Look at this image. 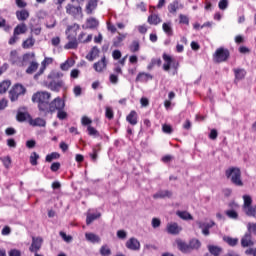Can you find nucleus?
Masks as SVG:
<instances>
[{"label": "nucleus", "mask_w": 256, "mask_h": 256, "mask_svg": "<svg viewBox=\"0 0 256 256\" xmlns=\"http://www.w3.org/2000/svg\"><path fill=\"white\" fill-rule=\"evenodd\" d=\"M51 93L46 91H40L32 95V102L38 105L39 114H43L48 111H54L61 106L63 100L62 98H54L51 101Z\"/></svg>", "instance_id": "nucleus-1"}, {"label": "nucleus", "mask_w": 256, "mask_h": 256, "mask_svg": "<svg viewBox=\"0 0 256 256\" xmlns=\"http://www.w3.org/2000/svg\"><path fill=\"white\" fill-rule=\"evenodd\" d=\"M35 58V52H28L23 54L22 57L19 56V52L17 50H11L9 55V62L11 65L17 66L19 68H23L25 66V61H29L30 59Z\"/></svg>", "instance_id": "nucleus-2"}, {"label": "nucleus", "mask_w": 256, "mask_h": 256, "mask_svg": "<svg viewBox=\"0 0 256 256\" xmlns=\"http://www.w3.org/2000/svg\"><path fill=\"white\" fill-rule=\"evenodd\" d=\"M162 60L164 61V65H162V69L165 72H169L172 69V76L177 75L180 63L174 57H171L167 53L162 54Z\"/></svg>", "instance_id": "nucleus-3"}, {"label": "nucleus", "mask_w": 256, "mask_h": 256, "mask_svg": "<svg viewBox=\"0 0 256 256\" xmlns=\"http://www.w3.org/2000/svg\"><path fill=\"white\" fill-rule=\"evenodd\" d=\"M226 179H230L234 186L242 187L243 181L241 178V170L239 167H230L225 171Z\"/></svg>", "instance_id": "nucleus-4"}, {"label": "nucleus", "mask_w": 256, "mask_h": 256, "mask_svg": "<svg viewBox=\"0 0 256 256\" xmlns=\"http://www.w3.org/2000/svg\"><path fill=\"white\" fill-rule=\"evenodd\" d=\"M26 93V88L23 84H14L9 92V98L11 102L18 101L20 96H24Z\"/></svg>", "instance_id": "nucleus-5"}, {"label": "nucleus", "mask_w": 256, "mask_h": 256, "mask_svg": "<svg viewBox=\"0 0 256 256\" xmlns=\"http://www.w3.org/2000/svg\"><path fill=\"white\" fill-rule=\"evenodd\" d=\"M230 58V51L227 48H217L213 55L214 62L217 64L224 63Z\"/></svg>", "instance_id": "nucleus-6"}, {"label": "nucleus", "mask_w": 256, "mask_h": 256, "mask_svg": "<svg viewBox=\"0 0 256 256\" xmlns=\"http://www.w3.org/2000/svg\"><path fill=\"white\" fill-rule=\"evenodd\" d=\"M27 32V25L25 23H21L16 25L14 28V33L12 34L11 38L9 39V45L13 46L19 40V35L25 34Z\"/></svg>", "instance_id": "nucleus-7"}, {"label": "nucleus", "mask_w": 256, "mask_h": 256, "mask_svg": "<svg viewBox=\"0 0 256 256\" xmlns=\"http://www.w3.org/2000/svg\"><path fill=\"white\" fill-rule=\"evenodd\" d=\"M65 109V102L62 101L61 102V105L57 108H55L54 110L52 111H45L43 114H40L42 115L43 117H47L48 115H53L54 113L58 112V114L56 115V117L59 119V120H64V119H67L68 118V113L64 111Z\"/></svg>", "instance_id": "nucleus-8"}, {"label": "nucleus", "mask_w": 256, "mask_h": 256, "mask_svg": "<svg viewBox=\"0 0 256 256\" xmlns=\"http://www.w3.org/2000/svg\"><path fill=\"white\" fill-rule=\"evenodd\" d=\"M66 14L73 17V19H77L82 17V8L80 5L75 6L71 3L66 5Z\"/></svg>", "instance_id": "nucleus-9"}, {"label": "nucleus", "mask_w": 256, "mask_h": 256, "mask_svg": "<svg viewBox=\"0 0 256 256\" xmlns=\"http://www.w3.org/2000/svg\"><path fill=\"white\" fill-rule=\"evenodd\" d=\"M52 64H53V58L45 57L44 60L42 61V66H40L38 72L36 73V75H34V79L36 80L39 79V77L45 73L47 66Z\"/></svg>", "instance_id": "nucleus-10"}, {"label": "nucleus", "mask_w": 256, "mask_h": 256, "mask_svg": "<svg viewBox=\"0 0 256 256\" xmlns=\"http://www.w3.org/2000/svg\"><path fill=\"white\" fill-rule=\"evenodd\" d=\"M80 30V25H69L66 30L67 39H77V32Z\"/></svg>", "instance_id": "nucleus-11"}, {"label": "nucleus", "mask_w": 256, "mask_h": 256, "mask_svg": "<svg viewBox=\"0 0 256 256\" xmlns=\"http://www.w3.org/2000/svg\"><path fill=\"white\" fill-rule=\"evenodd\" d=\"M43 239L42 237H32V244L30 246V251L32 253H37L42 247Z\"/></svg>", "instance_id": "nucleus-12"}, {"label": "nucleus", "mask_w": 256, "mask_h": 256, "mask_svg": "<svg viewBox=\"0 0 256 256\" xmlns=\"http://www.w3.org/2000/svg\"><path fill=\"white\" fill-rule=\"evenodd\" d=\"M240 245H242V247H244V248L253 247L254 241L252 240L251 232H247L244 234V236L240 240Z\"/></svg>", "instance_id": "nucleus-13"}, {"label": "nucleus", "mask_w": 256, "mask_h": 256, "mask_svg": "<svg viewBox=\"0 0 256 256\" xmlns=\"http://www.w3.org/2000/svg\"><path fill=\"white\" fill-rule=\"evenodd\" d=\"M126 248L131 251H139L141 248L140 241L136 238H131L126 242Z\"/></svg>", "instance_id": "nucleus-14"}, {"label": "nucleus", "mask_w": 256, "mask_h": 256, "mask_svg": "<svg viewBox=\"0 0 256 256\" xmlns=\"http://www.w3.org/2000/svg\"><path fill=\"white\" fill-rule=\"evenodd\" d=\"M63 85H64L63 80H59V81H50V82L47 84V87H48L51 91L58 93V92L62 89Z\"/></svg>", "instance_id": "nucleus-15"}, {"label": "nucleus", "mask_w": 256, "mask_h": 256, "mask_svg": "<svg viewBox=\"0 0 256 256\" xmlns=\"http://www.w3.org/2000/svg\"><path fill=\"white\" fill-rule=\"evenodd\" d=\"M93 68L96 72L101 73L104 69L107 68V58L104 56L99 62H95Z\"/></svg>", "instance_id": "nucleus-16"}, {"label": "nucleus", "mask_w": 256, "mask_h": 256, "mask_svg": "<svg viewBox=\"0 0 256 256\" xmlns=\"http://www.w3.org/2000/svg\"><path fill=\"white\" fill-rule=\"evenodd\" d=\"M152 79H153V76L151 74L146 72H139L136 77V83H147Z\"/></svg>", "instance_id": "nucleus-17"}, {"label": "nucleus", "mask_w": 256, "mask_h": 256, "mask_svg": "<svg viewBox=\"0 0 256 256\" xmlns=\"http://www.w3.org/2000/svg\"><path fill=\"white\" fill-rule=\"evenodd\" d=\"M126 121L128 124H131L132 126H135L139 123V116L137 115V112L132 110L130 114L127 115Z\"/></svg>", "instance_id": "nucleus-18"}, {"label": "nucleus", "mask_w": 256, "mask_h": 256, "mask_svg": "<svg viewBox=\"0 0 256 256\" xmlns=\"http://www.w3.org/2000/svg\"><path fill=\"white\" fill-rule=\"evenodd\" d=\"M181 231V227L176 223L167 224V233L177 235Z\"/></svg>", "instance_id": "nucleus-19"}, {"label": "nucleus", "mask_w": 256, "mask_h": 256, "mask_svg": "<svg viewBox=\"0 0 256 256\" xmlns=\"http://www.w3.org/2000/svg\"><path fill=\"white\" fill-rule=\"evenodd\" d=\"M29 17H30V13L26 9L16 11V19L21 22L26 21L27 19H29Z\"/></svg>", "instance_id": "nucleus-20"}, {"label": "nucleus", "mask_w": 256, "mask_h": 256, "mask_svg": "<svg viewBox=\"0 0 256 256\" xmlns=\"http://www.w3.org/2000/svg\"><path fill=\"white\" fill-rule=\"evenodd\" d=\"M97 6H98V0H88V4L86 5L87 15H91L93 11L96 10Z\"/></svg>", "instance_id": "nucleus-21"}, {"label": "nucleus", "mask_w": 256, "mask_h": 256, "mask_svg": "<svg viewBox=\"0 0 256 256\" xmlns=\"http://www.w3.org/2000/svg\"><path fill=\"white\" fill-rule=\"evenodd\" d=\"M176 244H177L178 250H180L181 252H183V253L191 252V248H190L189 244L185 243L184 241L176 240Z\"/></svg>", "instance_id": "nucleus-22"}, {"label": "nucleus", "mask_w": 256, "mask_h": 256, "mask_svg": "<svg viewBox=\"0 0 256 256\" xmlns=\"http://www.w3.org/2000/svg\"><path fill=\"white\" fill-rule=\"evenodd\" d=\"M99 56V49L97 48V46L93 47L92 49H90L89 53L86 56V59L89 62L95 61V59Z\"/></svg>", "instance_id": "nucleus-23"}, {"label": "nucleus", "mask_w": 256, "mask_h": 256, "mask_svg": "<svg viewBox=\"0 0 256 256\" xmlns=\"http://www.w3.org/2000/svg\"><path fill=\"white\" fill-rule=\"evenodd\" d=\"M233 72H234V78L236 79V81H241L242 79H245L247 74L245 69H240V68L234 69Z\"/></svg>", "instance_id": "nucleus-24"}, {"label": "nucleus", "mask_w": 256, "mask_h": 256, "mask_svg": "<svg viewBox=\"0 0 256 256\" xmlns=\"http://www.w3.org/2000/svg\"><path fill=\"white\" fill-rule=\"evenodd\" d=\"M69 42L65 44L64 49L66 50H75L77 47H79V41L77 39H67Z\"/></svg>", "instance_id": "nucleus-25"}, {"label": "nucleus", "mask_w": 256, "mask_h": 256, "mask_svg": "<svg viewBox=\"0 0 256 256\" xmlns=\"http://www.w3.org/2000/svg\"><path fill=\"white\" fill-rule=\"evenodd\" d=\"M35 39L33 36L27 38L25 41L22 42V48L25 50H28L30 48H33L35 46Z\"/></svg>", "instance_id": "nucleus-26"}, {"label": "nucleus", "mask_w": 256, "mask_h": 256, "mask_svg": "<svg viewBox=\"0 0 256 256\" xmlns=\"http://www.w3.org/2000/svg\"><path fill=\"white\" fill-rule=\"evenodd\" d=\"M171 196H173V193L170 192L169 190H161L158 193L153 195L154 199H163V198H170Z\"/></svg>", "instance_id": "nucleus-27"}, {"label": "nucleus", "mask_w": 256, "mask_h": 256, "mask_svg": "<svg viewBox=\"0 0 256 256\" xmlns=\"http://www.w3.org/2000/svg\"><path fill=\"white\" fill-rule=\"evenodd\" d=\"M245 215H247L248 217H256V205L254 206H248V207H242Z\"/></svg>", "instance_id": "nucleus-28"}, {"label": "nucleus", "mask_w": 256, "mask_h": 256, "mask_svg": "<svg viewBox=\"0 0 256 256\" xmlns=\"http://www.w3.org/2000/svg\"><path fill=\"white\" fill-rule=\"evenodd\" d=\"M208 249L212 256H220L223 253V248L219 246L209 245Z\"/></svg>", "instance_id": "nucleus-29"}, {"label": "nucleus", "mask_w": 256, "mask_h": 256, "mask_svg": "<svg viewBox=\"0 0 256 256\" xmlns=\"http://www.w3.org/2000/svg\"><path fill=\"white\" fill-rule=\"evenodd\" d=\"M86 240L90 243H101V238L97 234L93 233H86L85 234Z\"/></svg>", "instance_id": "nucleus-30"}, {"label": "nucleus", "mask_w": 256, "mask_h": 256, "mask_svg": "<svg viewBox=\"0 0 256 256\" xmlns=\"http://www.w3.org/2000/svg\"><path fill=\"white\" fill-rule=\"evenodd\" d=\"M85 36H86V33L81 32V34L78 35V38L76 40L82 44L90 43L92 41L93 35L88 34L87 38L84 39Z\"/></svg>", "instance_id": "nucleus-31"}, {"label": "nucleus", "mask_w": 256, "mask_h": 256, "mask_svg": "<svg viewBox=\"0 0 256 256\" xmlns=\"http://www.w3.org/2000/svg\"><path fill=\"white\" fill-rule=\"evenodd\" d=\"M148 24L157 26L158 24L162 23V19L157 14H152L148 16Z\"/></svg>", "instance_id": "nucleus-32"}, {"label": "nucleus", "mask_w": 256, "mask_h": 256, "mask_svg": "<svg viewBox=\"0 0 256 256\" xmlns=\"http://www.w3.org/2000/svg\"><path fill=\"white\" fill-rule=\"evenodd\" d=\"M180 9L179 1L175 0L167 6V10H169L170 14H176V12Z\"/></svg>", "instance_id": "nucleus-33"}, {"label": "nucleus", "mask_w": 256, "mask_h": 256, "mask_svg": "<svg viewBox=\"0 0 256 256\" xmlns=\"http://www.w3.org/2000/svg\"><path fill=\"white\" fill-rule=\"evenodd\" d=\"M223 242L227 243L230 247H236L239 244V239L230 236H223Z\"/></svg>", "instance_id": "nucleus-34"}, {"label": "nucleus", "mask_w": 256, "mask_h": 256, "mask_svg": "<svg viewBox=\"0 0 256 256\" xmlns=\"http://www.w3.org/2000/svg\"><path fill=\"white\" fill-rule=\"evenodd\" d=\"M101 217V213H92L88 214L86 218V225H91L93 221L99 219Z\"/></svg>", "instance_id": "nucleus-35"}, {"label": "nucleus", "mask_w": 256, "mask_h": 256, "mask_svg": "<svg viewBox=\"0 0 256 256\" xmlns=\"http://www.w3.org/2000/svg\"><path fill=\"white\" fill-rule=\"evenodd\" d=\"M10 85H12V83L9 80L2 81L0 83V94L7 93Z\"/></svg>", "instance_id": "nucleus-36"}, {"label": "nucleus", "mask_w": 256, "mask_h": 256, "mask_svg": "<svg viewBox=\"0 0 256 256\" xmlns=\"http://www.w3.org/2000/svg\"><path fill=\"white\" fill-rule=\"evenodd\" d=\"M162 30L166 33L167 36L171 37L174 35L173 28L171 27V23L162 24Z\"/></svg>", "instance_id": "nucleus-37"}, {"label": "nucleus", "mask_w": 256, "mask_h": 256, "mask_svg": "<svg viewBox=\"0 0 256 256\" xmlns=\"http://www.w3.org/2000/svg\"><path fill=\"white\" fill-rule=\"evenodd\" d=\"M162 65V59L160 58H153L152 61L147 66L148 70H152L155 66L160 67Z\"/></svg>", "instance_id": "nucleus-38"}, {"label": "nucleus", "mask_w": 256, "mask_h": 256, "mask_svg": "<svg viewBox=\"0 0 256 256\" xmlns=\"http://www.w3.org/2000/svg\"><path fill=\"white\" fill-rule=\"evenodd\" d=\"M99 253L102 256H111L112 250L109 248L107 244H104L102 247H100Z\"/></svg>", "instance_id": "nucleus-39"}, {"label": "nucleus", "mask_w": 256, "mask_h": 256, "mask_svg": "<svg viewBox=\"0 0 256 256\" xmlns=\"http://www.w3.org/2000/svg\"><path fill=\"white\" fill-rule=\"evenodd\" d=\"M31 125L34 127H46V121L43 118H36L31 121Z\"/></svg>", "instance_id": "nucleus-40"}, {"label": "nucleus", "mask_w": 256, "mask_h": 256, "mask_svg": "<svg viewBox=\"0 0 256 256\" xmlns=\"http://www.w3.org/2000/svg\"><path fill=\"white\" fill-rule=\"evenodd\" d=\"M39 69V63L31 62L30 66L26 69V74H34Z\"/></svg>", "instance_id": "nucleus-41"}, {"label": "nucleus", "mask_w": 256, "mask_h": 256, "mask_svg": "<svg viewBox=\"0 0 256 256\" xmlns=\"http://www.w3.org/2000/svg\"><path fill=\"white\" fill-rule=\"evenodd\" d=\"M197 225L199 229H212L215 226V222L210 221L209 223H204V222L198 221Z\"/></svg>", "instance_id": "nucleus-42"}, {"label": "nucleus", "mask_w": 256, "mask_h": 256, "mask_svg": "<svg viewBox=\"0 0 256 256\" xmlns=\"http://www.w3.org/2000/svg\"><path fill=\"white\" fill-rule=\"evenodd\" d=\"M189 247L192 250H198L201 248V241L197 240V239H193L189 241Z\"/></svg>", "instance_id": "nucleus-43"}, {"label": "nucleus", "mask_w": 256, "mask_h": 256, "mask_svg": "<svg viewBox=\"0 0 256 256\" xmlns=\"http://www.w3.org/2000/svg\"><path fill=\"white\" fill-rule=\"evenodd\" d=\"M125 35H119L117 36L114 41H112V46L118 48V47H121V44L123 43L124 39H125Z\"/></svg>", "instance_id": "nucleus-44"}, {"label": "nucleus", "mask_w": 256, "mask_h": 256, "mask_svg": "<svg viewBox=\"0 0 256 256\" xmlns=\"http://www.w3.org/2000/svg\"><path fill=\"white\" fill-rule=\"evenodd\" d=\"M176 215L180 218H182L183 220H192L193 217L189 212L186 211H178L176 212Z\"/></svg>", "instance_id": "nucleus-45"}, {"label": "nucleus", "mask_w": 256, "mask_h": 256, "mask_svg": "<svg viewBox=\"0 0 256 256\" xmlns=\"http://www.w3.org/2000/svg\"><path fill=\"white\" fill-rule=\"evenodd\" d=\"M27 116H29V113L19 111V112H17L16 120H17V122L23 123L26 121Z\"/></svg>", "instance_id": "nucleus-46"}, {"label": "nucleus", "mask_w": 256, "mask_h": 256, "mask_svg": "<svg viewBox=\"0 0 256 256\" xmlns=\"http://www.w3.org/2000/svg\"><path fill=\"white\" fill-rule=\"evenodd\" d=\"M60 158V154L58 152H52L45 157V161L51 163L53 160H57Z\"/></svg>", "instance_id": "nucleus-47"}, {"label": "nucleus", "mask_w": 256, "mask_h": 256, "mask_svg": "<svg viewBox=\"0 0 256 256\" xmlns=\"http://www.w3.org/2000/svg\"><path fill=\"white\" fill-rule=\"evenodd\" d=\"M131 53H136L140 51V42L138 40H134L130 45Z\"/></svg>", "instance_id": "nucleus-48"}, {"label": "nucleus", "mask_w": 256, "mask_h": 256, "mask_svg": "<svg viewBox=\"0 0 256 256\" xmlns=\"http://www.w3.org/2000/svg\"><path fill=\"white\" fill-rule=\"evenodd\" d=\"M40 159V155L37 152H32L30 156V164L33 166L38 165V160Z\"/></svg>", "instance_id": "nucleus-49"}, {"label": "nucleus", "mask_w": 256, "mask_h": 256, "mask_svg": "<svg viewBox=\"0 0 256 256\" xmlns=\"http://www.w3.org/2000/svg\"><path fill=\"white\" fill-rule=\"evenodd\" d=\"M98 21L95 18H90L87 20L88 29H96L98 27Z\"/></svg>", "instance_id": "nucleus-50"}, {"label": "nucleus", "mask_w": 256, "mask_h": 256, "mask_svg": "<svg viewBox=\"0 0 256 256\" xmlns=\"http://www.w3.org/2000/svg\"><path fill=\"white\" fill-rule=\"evenodd\" d=\"M87 131H88V135L90 137H99L100 136L98 130H96L93 126H88Z\"/></svg>", "instance_id": "nucleus-51"}, {"label": "nucleus", "mask_w": 256, "mask_h": 256, "mask_svg": "<svg viewBox=\"0 0 256 256\" xmlns=\"http://www.w3.org/2000/svg\"><path fill=\"white\" fill-rule=\"evenodd\" d=\"M243 200H244V203H243L242 208H245V207H248V206H252L253 200H252L251 196L244 195L243 196Z\"/></svg>", "instance_id": "nucleus-52"}, {"label": "nucleus", "mask_w": 256, "mask_h": 256, "mask_svg": "<svg viewBox=\"0 0 256 256\" xmlns=\"http://www.w3.org/2000/svg\"><path fill=\"white\" fill-rule=\"evenodd\" d=\"M0 161L3 162V165L6 169H9L10 165H12V158H10L9 156L0 158Z\"/></svg>", "instance_id": "nucleus-53"}, {"label": "nucleus", "mask_w": 256, "mask_h": 256, "mask_svg": "<svg viewBox=\"0 0 256 256\" xmlns=\"http://www.w3.org/2000/svg\"><path fill=\"white\" fill-rule=\"evenodd\" d=\"M225 214L230 219H239V213H237L235 210H227Z\"/></svg>", "instance_id": "nucleus-54"}, {"label": "nucleus", "mask_w": 256, "mask_h": 256, "mask_svg": "<svg viewBox=\"0 0 256 256\" xmlns=\"http://www.w3.org/2000/svg\"><path fill=\"white\" fill-rule=\"evenodd\" d=\"M105 117L106 119L112 120L114 118V112L111 107L105 108Z\"/></svg>", "instance_id": "nucleus-55"}, {"label": "nucleus", "mask_w": 256, "mask_h": 256, "mask_svg": "<svg viewBox=\"0 0 256 256\" xmlns=\"http://www.w3.org/2000/svg\"><path fill=\"white\" fill-rule=\"evenodd\" d=\"M59 235L66 243H70L71 241H73V237L71 235H67L63 231H60Z\"/></svg>", "instance_id": "nucleus-56"}, {"label": "nucleus", "mask_w": 256, "mask_h": 256, "mask_svg": "<svg viewBox=\"0 0 256 256\" xmlns=\"http://www.w3.org/2000/svg\"><path fill=\"white\" fill-rule=\"evenodd\" d=\"M89 157H90V160H92L94 163L97 161V159H98V150H97V148L92 149V152L89 153Z\"/></svg>", "instance_id": "nucleus-57"}, {"label": "nucleus", "mask_w": 256, "mask_h": 256, "mask_svg": "<svg viewBox=\"0 0 256 256\" xmlns=\"http://www.w3.org/2000/svg\"><path fill=\"white\" fill-rule=\"evenodd\" d=\"M228 6H229V0H220V2H219V9L221 11H225Z\"/></svg>", "instance_id": "nucleus-58"}, {"label": "nucleus", "mask_w": 256, "mask_h": 256, "mask_svg": "<svg viewBox=\"0 0 256 256\" xmlns=\"http://www.w3.org/2000/svg\"><path fill=\"white\" fill-rule=\"evenodd\" d=\"M80 76V70L79 69H72L70 72V78L71 79H79Z\"/></svg>", "instance_id": "nucleus-59"}, {"label": "nucleus", "mask_w": 256, "mask_h": 256, "mask_svg": "<svg viewBox=\"0 0 256 256\" xmlns=\"http://www.w3.org/2000/svg\"><path fill=\"white\" fill-rule=\"evenodd\" d=\"M162 132H164L165 134H171L173 133V127H171L170 125L164 124L162 125Z\"/></svg>", "instance_id": "nucleus-60"}, {"label": "nucleus", "mask_w": 256, "mask_h": 256, "mask_svg": "<svg viewBox=\"0 0 256 256\" xmlns=\"http://www.w3.org/2000/svg\"><path fill=\"white\" fill-rule=\"evenodd\" d=\"M81 124L83 126H90V124H92V120L87 116H83L81 119Z\"/></svg>", "instance_id": "nucleus-61"}, {"label": "nucleus", "mask_w": 256, "mask_h": 256, "mask_svg": "<svg viewBox=\"0 0 256 256\" xmlns=\"http://www.w3.org/2000/svg\"><path fill=\"white\" fill-rule=\"evenodd\" d=\"M180 18V24H186V25H189L190 24V19L188 16H185V15H180L179 16Z\"/></svg>", "instance_id": "nucleus-62"}, {"label": "nucleus", "mask_w": 256, "mask_h": 256, "mask_svg": "<svg viewBox=\"0 0 256 256\" xmlns=\"http://www.w3.org/2000/svg\"><path fill=\"white\" fill-rule=\"evenodd\" d=\"M245 255L256 256V248H248L247 250H245Z\"/></svg>", "instance_id": "nucleus-63"}, {"label": "nucleus", "mask_w": 256, "mask_h": 256, "mask_svg": "<svg viewBox=\"0 0 256 256\" xmlns=\"http://www.w3.org/2000/svg\"><path fill=\"white\" fill-rule=\"evenodd\" d=\"M248 231H249L248 233L253 232L256 235V223H253V224L249 223L248 224Z\"/></svg>", "instance_id": "nucleus-64"}]
</instances>
